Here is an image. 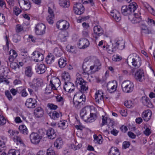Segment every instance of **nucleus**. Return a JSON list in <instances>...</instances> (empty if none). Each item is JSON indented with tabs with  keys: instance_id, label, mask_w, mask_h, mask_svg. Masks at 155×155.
Returning a JSON list of instances; mask_svg holds the SVG:
<instances>
[{
	"instance_id": "obj_54",
	"label": "nucleus",
	"mask_w": 155,
	"mask_h": 155,
	"mask_svg": "<svg viewBox=\"0 0 155 155\" xmlns=\"http://www.w3.org/2000/svg\"><path fill=\"white\" fill-rule=\"evenodd\" d=\"M5 21V17L4 15L0 13V25L3 24Z\"/></svg>"
},
{
	"instance_id": "obj_27",
	"label": "nucleus",
	"mask_w": 155,
	"mask_h": 155,
	"mask_svg": "<svg viewBox=\"0 0 155 155\" xmlns=\"http://www.w3.org/2000/svg\"><path fill=\"white\" fill-rule=\"evenodd\" d=\"M142 101L143 104L149 107H152V105L148 98L143 96L142 97Z\"/></svg>"
},
{
	"instance_id": "obj_21",
	"label": "nucleus",
	"mask_w": 155,
	"mask_h": 155,
	"mask_svg": "<svg viewBox=\"0 0 155 155\" xmlns=\"http://www.w3.org/2000/svg\"><path fill=\"white\" fill-rule=\"evenodd\" d=\"M114 82L116 83V81H113L112 82H109L107 84V89L110 93L114 92L116 90V86L114 84Z\"/></svg>"
},
{
	"instance_id": "obj_16",
	"label": "nucleus",
	"mask_w": 155,
	"mask_h": 155,
	"mask_svg": "<svg viewBox=\"0 0 155 155\" xmlns=\"http://www.w3.org/2000/svg\"><path fill=\"white\" fill-rule=\"evenodd\" d=\"M104 94L101 90L97 91L95 95V99L96 103L98 104L103 103Z\"/></svg>"
},
{
	"instance_id": "obj_30",
	"label": "nucleus",
	"mask_w": 155,
	"mask_h": 155,
	"mask_svg": "<svg viewBox=\"0 0 155 155\" xmlns=\"http://www.w3.org/2000/svg\"><path fill=\"white\" fill-rule=\"evenodd\" d=\"M67 61L65 58H61L59 60L58 63L59 67L61 68H64L67 64Z\"/></svg>"
},
{
	"instance_id": "obj_46",
	"label": "nucleus",
	"mask_w": 155,
	"mask_h": 155,
	"mask_svg": "<svg viewBox=\"0 0 155 155\" xmlns=\"http://www.w3.org/2000/svg\"><path fill=\"white\" fill-rule=\"evenodd\" d=\"M147 24L150 26H155V21L153 19L149 18H148L147 21Z\"/></svg>"
},
{
	"instance_id": "obj_57",
	"label": "nucleus",
	"mask_w": 155,
	"mask_h": 155,
	"mask_svg": "<svg viewBox=\"0 0 155 155\" xmlns=\"http://www.w3.org/2000/svg\"><path fill=\"white\" fill-rule=\"evenodd\" d=\"M21 96L23 97H26L28 95V94L27 92L25 89L24 88L21 89Z\"/></svg>"
},
{
	"instance_id": "obj_61",
	"label": "nucleus",
	"mask_w": 155,
	"mask_h": 155,
	"mask_svg": "<svg viewBox=\"0 0 155 155\" xmlns=\"http://www.w3.org/2000/svg\"><path fill=\"white\" fill-rule=\"evenodd\" d=\"M7 140V137L4 136H0V141H2L3 143H6Z\"/></svg>"
},
{
	"instance_id": "obj_9",
	"label": "nucleus",
	"mask_w": 155,
	"mask_h": 155,
	"mask_svg": "<svg viewBox=\"0 0 155 155\" xmlns=\"http://www.w3.org/2000/svg\"><path fill=\"white\" fill-rule=\"evenodd\" d=\"M45 26L44 24L39 23L37 24L35 28V32L38 35H42L45 33Z\"/></svg>"
},
{
	"instance_id": "obj_35",
	"label": "nucleus",
	"mask_w": 155,
	"mask_h": 155,
	"mask_svg": "<svg viewBox=\"0 0 155 155\" xmlns=\"http://www.w3.org/2000/svg\"><path fill=\"white\" fill-rule=\"evenodd\" d=\"M62 79L64 80V82H68L70 80V76L69 73L66 71H64L62 74Z\"/></svg>"
},
{
	"instance_id": "obj_26",
	"label": "nucleus",
	"mask_w": 155,
	"mask_h": 155,
	"mask_svg": "<svg viewBox=\"0 0 155 155\" xmlns=\"http://www.w3.org/2000/svg\"><path fill=\"white\" fill-rule=\"evenodd\" d=\"M43 83L42 80L40 78H35L33 80V84L32 88L33 87H38L41 86Z\"/></svg>"
},
{
	"instance_id": "obj_58",
	"label": "nucleus",
	"mask_w": 155,
	"mask_h": 155,
	"mask_svg": "<svg viewBox=\"0 0 155 155\" xmlns=\"http://www.w3.org/2000/svg\"><path fill=\"white\" fill-rule=\"evenodd\" d=\"M130 145V143L127 141H125L123 143V148L124 149H126L128 148Z\"/></svg>"
},
{
	"instance_id": "obj_33",
	"label": "nucleus",
	"mask_w": 155,
	"mask_h": 155,
	"mask_svg": "<svg viewBox=\"0 0 155 155\" xmlns=\"http://www.w3.org/2000/svg\"><path fill=\"white\" fill-rule=\"evenodd\" d=\"M63 144V141L61 138H58L57 139L54 143V146L57 149H60Z\"/></svg>"
},
{
	"instance_id": "obj_63",
	"label": "nucleus",
	"mask_w": 155,
	"mask_h": 155,
	"mask_svg": "<svg viewBox=\"0 0 155 155\" xmlns=\"http://www.w3.org/2000/svg\"><path fill=\"white\" fill-rule=\"evenodd\" d=\"M5 39L6 42V46H5L3 48L4 49H5V50H8V38L6 36V37L5 38Z\"/></svg>"
},
{
	"instance_id": "obj_62",
	"label": "nucleus",
	"mask_w": 155,
	"mask_h": 155,
	"mask_svg": "<svg viewBox=\"0 0 155 155\" xmlns=\"http://www.w3.org/2000/svg\"><path fill=\"white\" fill-rule=\"evenodd\" d=\"M48 106L51 109L53 110H55L58 107L57 105L52 104H48Z\"/></svg>"
},
{
	"instance_id": "obj_10",
	"label": "nucleus",
	"mask_w": 155,
	"mask_h": 155,
	"mask_svg": "<svg viewBox=\"0 0 155 155\" xmlns=\"http://www.w3.org/2000/svg\"><path fill=\"white\" fill-rule=\"evenodd\" d=\"M57 28L60 30H65L68 28L69 26V23L65 20H61L57 22Z\"/></svg>"
},
{
	"instance_id": "obj_52",
	"label": "nucleus",
	"mask_w": 155,
	"mask_h": 155,
	"mask_svg": "<svg viewBox=\"0 0 155 155\" xmlns=\"http://www.w3.org/2000/svg\"><path fill=\"white\" fill-rule=\"evenodd\" d=\"M55 154L54 151L51 148H49L47 150L46 155H54Z\"/></svg>"
},
{
	"instance_id": "obj_15",
	"label": "nucleus",
	"mask_w": 155,
	"mask_h": 155,
	"mask_svg": "<svg viewBox=\"0 0 155 155\" xmlns=\"http://www.w3.org/2000/svg\"><path fill=\"white\" fill-rule=\"evenodd\" d=\"M21 8L25 10H29L31 8L30 2L29 0H18Z\"/></svg>"
},
{
	"instance_id": "obj_24",
	"label": "nucleus",
	"mask_w": 155,
	"mask_h": 155,
	"mask_svg": "<svg viewBox=\"0 0 155 155\" xmlns=\"http://www.w3.org/2000/svg\"><path fill=\"white\" fill-rule=\"evenodd\" d=\"M46 134L48 137L51 139H53L56 137L55 131L52 128L49 129L47 131Z\"/></svg>"
},
{
	"instance_id": "obj_39",
	"label": "nucleus",
	"mask_w": 155,
	"mask_h": 155,
	"mask_svg": "<svg viewBox=\"0 0 155 155\" xmlns=\"http://www.w3.org/2000/svg\"><path fill=\"white\" fill-rule=\"evenodd\" d=\"M50 117L53 119H56L59 117V114L57 111H54L50 114Z\"/></svg>"
},
{
	"instance_id": "obj_7",
	"label": "nucleus",
	"mask_w": 155,
	"mask_h": 155,
	"mask_svg": "<svg viewBox=\"0 0 155 155\" xmlns=\"http://www.w3.org/2000/svg\"><path fill=\"white\" fill-rule=\"evenodd\" d=\"M9 54L10 56L8 58L9 61L11 62L10 63V67L12 69H15L17 66L18 64L15 62H12L14 59L16 58L18 56V54L16 51L13 50H10L9 52Z\"/></svg>"
},
{
	"instance_id": "obj_50",
	"label": "nucleus",
	"mask_w": 155,
	"mask_h": 155,
	"mask_svg": "<svg viewBox=\"0 0 155 155\" xmlns=\"http://www.w3.org/2000/svg\"><path fill=\"white\" fill-rule=\"evenodd\" d=\"M23 30V26L20 25H17L16 26V31L17 33Z\"/></svg>"
},
{
	"instance_id": "obj_59",
	"label": "nucleus",
	"mask_w": 155,
	"mask_h": 155,
	"mask_svg": "<svg viewBox=\"0 0 155 155\" xmlns=\"http://www.w3.org/2000/svg\"><path fill=\"white\" fill-rule=\"evenodd\" d=\"M5 147V143L2 141H0V152H1Z\"/></svg>"
},
{
	"instance_id": "obj_25",
	"label": "nucleus",
	"mask_w": 155,
	"mask_h": 155,
	"mask_svg": "<svg viewBox=\"0 0 155 155\" xmlns=\"http://www.w3.org/2000/svg\"><path fill=\"white\" fill-rule=\"evenodd\" d=\"M34 114L38 118L41 117L44 114L43 110L41 107H37L34 111Z\"/></svg>"
},
{
	"instance_id": "obj_53",
	"label": "nucleus",
	"mask_w": 155,
	"mask_h": 155,
	"mask_svg": "<svg viewBox=\"0 0 155 155\" xmlns=\"http://www.w3.org/2000/svg\"><path fill=\"white\" fill-rule=\"evenodd\" d=\"M54 16H51V15H48L47 18V20L48 22L50 24H52L53 23V20Z\"/></svg>"
},
{
	"instance_id": "obj_34",
	"label": "nucleus",
	"mask_w": 155,
	"mask_h": 155,
	"mask_svg": "<svg viewBox=\"0 0 155 155\" xmlns=\"http://www.w3.org/2000/svg\"><path fill=\"white\" fill-rule=\"evenodd\" d=\"M33 72L32 70V68L30 67H26L25 70V74L26 76L28 77H31Z\"/></svg>"
},
{
	"instance_id": "obj_19",
	"label": "nucleus",
	"mask_w": 155,
	"mask_h": 155,
	"mask_svg": "<svg viewBox=\"0 0 155 155\" xmlns=\"http://www.w3.org/2000/svg\"><path fill=\"white\" fill-rule=\"evenodd\" d=\"M36 101L35 99H28L25 102V105L28 108H34L36 106Z\"/></svg>"
},
{
	"instance_id": "obj_49",
	"label": "nucleus",
	"mask_w": 155,
	"mask_h": 155,
	"mask_svg": "<svg viewBox=\"0 0 155 155\" xmlns=\"http://www.w3.org/2000/svg\"><path fill=\"white\" fill-rule=\"evenodd\" d=\"M116 149L115 147H112L110 149L109 155H116Z\"/></svg>"
},
{
	"instance_id": "obj_36",
	"label": "nucleus",
	"mask_w": 155,
	"mask_h": 155,
	"mask_svg": "<svg viewBox=\"0 0 155 155\" xmlns=\"http://www.w3.org/2000/svg\"><path fill=\"white\" fill-rule=\"evenodd\" d=\"M19 129L21 133L25 135L28 134V130L25 125H22L20 126L19 127Z\"/></svg>"
},
{
	"instance_id": "obj_20",
	"label": "nucleus",
	"mask_w": 155,
	"mask_h": 155,
	"mask_svg": "<svg viewBox=\"0 0 155 155\" xmlns=\"http://www.w3.org/2000/svg\"><path fill=\"white\" fill-rule=\"evenodd\" d=\"M46 69V67L44 64L37 65L35 68L36 72L38 74L44 73L45 72Z\"/></svg>"
},
{
	"instance_id": "obj_47",
	"label": "nucleus",
	"mask_w": 155,
	"mask_h": 155,
	"mask_svg": "<svg viewBox=\"0 0 155 155\" xmlns=\"http://www.w3.org/2000/svg\"><path fill=\"white\" fill-rule=\"evenodd\" d=\"M5 95L9 101H11L12 100V97L9 91L8 90L6 91H5Z\"/></svg>"
},
{
	"instance_id": "obj_29",
	"label": "nucleus",
	"mask_w": 155,
	"mask_h": 155,
	"mask_svg": "<svg viewBox=\"0 0 155 155\" xmlns=\"http://www.w3.org/2000/svg\"><path fill=\"white\" fill-rule=\"evenodd\" d=\"M73 99L74 106L77 109H79L84 107V102L83 101H75Z\"/></svg>"
},
{
	"instance_id": "obj_38",
	"label": "nucleus",
	"mask_w": 155,
	"mask_h": 155,
	"mask_svg": "<svg viewBox=\"0 0 155 155\" xmlns=\"http://www.w3.org/2000/svg\"><path fill=\"white\" fill-rule=\"evenodd\" d=\"M124 104V105L128 108L133 107L134 105V101L131 100L126 101Z\"/></svg>"
},
{
	"instance_id": "obj_23",
	"label": "nucleus",
	"mask_w": 155,
	"mask_h": 155,
	"mask_svg": "<svg viewBox=\"0 0 155 155\" xmlns=\"http://www.w3.org/2000/svg\"><path fill=\"white\" fill-rule=\"evenodd\" d=\"M93 30L94 34L98 36L102 35L104 33L103 30L100 26H94Z\"/></svg>"
},
{
	"instance_id": "obj_18",
	"label": "nucleus",
	"mask_w": 155,
	"mask_h": 155,
	"mask_svg": "<svg viewBox=\"0 0 155 155\" xmlns=\"http://www.w3.org/2000/svg\"><path fill=\"white\" fill-rule=\"evenodd\" d=\"M63 88L66 92L70 93L74 90V85L73 83L70 81L64 82Z\"/></svg>"
},
{
	"instance_id": "obj_2",
	"label": "nucleus",
	"mask_w": 155,
	"mask_h": 155,
	"mask_svg": "<svg viewBox=\"0 0 155 155\" xmlns=\"http://www.w3.org/2000/svg\"><path fill=\"white\" fill-rule=\"evenodd\" d=\"M80 115L81 118L85 122L91 123L97 118L96 114L92 112L90 108L84 107L81 110Z\"/></svg>"
},
{
	"instance_id": "obj_55",
	"label": "nucleus",
	"mask_w": 155,
	"mask_h": 155,
	"mask_svg": "<svg viewBox=\"0 0 155 155\" xmlns=\"http://www.w3.org/2000/svg\"><path fill=\"white\" fill-rule=\"evenodd\" d=\"M83 35L85 37H87L89 36V30L88 29H84L82 31Z\"/></svg>"
},
{
	"instance_id": "obj_37",
	"label": "nucleus",
	"mask_w": 155,
	"mask_h": 155,
	"mask_svg": "<svg viewBox=\"0 0 155 155\" xmlns=\"http://www.w3.org/2000/svg\"><path fill=\"white\" fill-rule=\"evenodd\" d=\"M58 127L62 129H65L68 126V123L66 121H60L58 124Z\"/></svg>"
},
{
	"instance_id": "obj_6",
	"label": "nucleus",
	"mask_w": 155,
	"mask_h": 155,
	"mask_svg": "<svg viewBox=\"0 0 155 155\" xmlns=\"http://www.w3.org/2000/svg\"><path fill=\"white\" fill-rule=\"evenodd\" d=\"M123 91L126 93L132 92L134 89V85L133 83L129 80L124 81L121 84Z\"/></svg>"
},
{
	"instance_id": "obj_4",
	"label": "nucleus",
	"mask_w": 155,
	"mask_h": 155,
	"mask_svg": "<svg viewBox=\"0 0 155 155\" xmlns=\"http://www.w3.org/2000/svg\"><path fill=\"white\" fill-rule=\"evenodd\" d=\"M61 85L59 79L57 77H53L50 81L48 85L45 88V91L48 94H50L52 90H56Z\"/></svg>"
},
{
	"instance_id": "obj_64",
	"label": "nucleus",
	"mask_w": 155,
	"mask_h": 155,
	"mask_svg": "<svg viewBox=\"0 0 155 155\" xmlns=\"http://www.w3.org/2000/svg\"><path fill=\"white\" fill-rule=\"evenodd\" d=\"M82 146V145L81 144H78V145L77 146H75L74 145L73 146H72V148L74 150H76L78 149H80L81 147Z\"/></svg>"
},
{
	"instance_id": "obj_28",
	"label": "nucleus",
	"mask_w": 155,
	"mask_h": 155,
	"mask_svg": "<svg viewBox=\"0 0 155 155\" xmlns=\"http://www.w3.org/2000/svg\"><path fill=\"white\" fill-rule=\"evenodd\" d=\"M125 48V42L122 38H120L117 41V49L122 50Z\"/></svg>"
},
{
	"instance_id": "obj_44",
	"label": "nucleus",
	"mask_w": 155,
	"mask_h": 155,
	"mask_svg": "<svg viewBox=\"0 0 155 155\" xmlns=\"http://www.w3.org/2000/svg\"><path fill=\"white\" fill-rule=\"evenodd\" d=\"M94 65L96 67V68L99 70L101 68V63H100L99 60L98 59H96L94 61Z\"/></svg>"
},
{
	"instance_id": "obj_60",
	"label": "nucleus",
	"mask_w": 155,
	"mask_h": 155,
	"mask_svg": "<svg viewBox=\"0 0 155 155\" xmlns=\"http://www.w3.org/2000/svg\"><path fill=\"white\" fill-rule=\"evenodd\" d=\"M21 55L22 57L23 58H28L29 56L27 51H25V53H21Z\"/></svg>"
},
{
	"instance_id": "obj_42",
	"label": "nucleus",
	"mask_w": 155,
	"mask_h": 155,
	"mask_svg": "<svg viewBox=\"0 0 155 155\" xmlns=\"http://www.w3.org/2000/svg\"><path fill=\"white\" fill-rule=\"evenodd\" d=\"M8 155H20V153L18 150L11 149L8 151Z\"/></svg>"
},
{
	"instance_id": "obj_31",
	"label": "nucleus",
	"mask_w": 155,
	"mask_h": 155,
	"mask_svg": "<svg viewBox=\"0 0 155 155\" xmlns=\"http://www.w3.org/2000/svg\"><path fill=\"white\" fill-rule=\"evenodd\" d=\"M54 56L52 54H49L45 58L46 63L48 64H51L54 61Z\"/></svg>"
},
{
	"instance_id": "obj_56",
	"label": "nucleus",
	"mask_w": 155,
	"mask_h": 155,
	"mask_svg": "<svg viewBox=\"0 0 155 155\" xmlns=\"http://www.w3.org/2000/svg\"><path fill=\"white\" fill-rule=\"evenodd\" d=\"M90 70L91 71V73H94L96 71H98L97 69L96 68V67H95L94 65L93 66H91L90 67Z\"/></svg>"
},
{
	"instance_id": "obj_11",
	"label": "nucleus",
	"mask_w": 155,
	"mask_h": 155,
	"mask_svg": "<svg viewBox=\"0 0 155 155\" xmlns=\"http://www.w3.org/2000/svg\"><path fill=\"white\" fill-rule=\"evenodd\" d=\"M43 53L44 52H43ZM31 55L34 61L36 62L42 61L44 58L43 52H41L38 51H35Z\"/></svg>"
},
{
	"instance_id": "obj_5",
	"label": "nucleus",
	"mask_w": 155,
	"mask_h": 155,
	"mask_svg": "<svg viewBox=\"0 0 155 155\" xmlns=\"http://www.w3.org/2000/svg\"><path fill=\"white\" fill-rule=\"evenodd\" d=\"M137 4L135 2L130 4L128 5H124L121 8V12L125 16H128L133 13L137 8Z\"/></svg>"
},
{
	"instance_id": "obj_40",
	"label": "nucleus",
	"mask_w": 155,
	"mask_h": 155,
	"mask_svg": "<svg viewBox=\"0 0 155 155\" xmlns=\"http://www.w3.org/2000/svg\"><path fill=\"white\" fill-rule=\"evenodd\" d=\"M94 137L95 142L98 144H101L102 143V137L101 135H99L98 136L94 135Z\"/></svg>"
},
{
	"instance_id": "obj_22",
	"label": "nucleus",
	"mask_w": 155,
	"mask_h": 155,
	"mask_svg": "<svg viewBox=\"0 0 155 155\" xmlns=\"http://www.w3.org/2000/svg\"><path fill=\"white\" fill-rule=\"evenodd\" d=\"M151 115V111L150 110H147L143 112L142 117L145 121H147L150 119Z\"/></svg>"
},
{
	"instance_id": "obj_43",
	"label": "nucleus",
	"mask_w": 155,
	"mask_h": 155,
	"mask_svg": "<svg viewBox=\"0 0 155 155\" xmlns=\"http://www.w3.org/2000/svg\"><path fill=\"white\" fill-rule=\"evenodd\" d=\"M54 53L57 56H61L62 54V51L58 48H55L54 49Z\"/></svg>"
},
{
	"instance_id": "obj_17",
	"label": "nucleus",
	"mask_w": 155,
	"mask_h": 155,
	"mask_svg": "<svg viewBox=\"0 0 155 155\" xmlns=\"http://www.w3.org/2000/svg\"><path fill=\"white\" fill-rule=\"evenodd\" d=\"M73 8L74 12L76 14L81 15L84 12V7L80 3H76L74 5Z\"/></svg>"
},
{
	"instance_id": "obj_51",
	"label": "nucleus",
	"mask_w": 155,
	"mask_h": 155,
	"mask_svg": "<svg viewBox=\"0 0 155 155\" xmlns=\"http://www.w3.org/2000/svg\"><path fill=\"white\" fill-rule=\"evenodd\" d=\"M82 2L84 1L83 2L84 4L90 3L92 6H93L94 5V2L93 0H82Z\"/></svg>"
},
{
	"instance_id": "obj_3",
	"label": "nucleus",
	"mask_w": 155,
	"mask_h": 155,
	"mask_svg": "<svg viewBox=\"0 0 155 155\" xmlns=\"http://www.w3.org/2000/svg\"><path fill=\"white\" fill-rule=\"evenodd\" d=\"M127 63L128 64H132L134 67L138 68L141 65V59L137 54H130L128 57Z\"/></svg>"
},
{
	"instance_id": "obj_14",
	"label": "nucleus",
	"mask_w": 155,
	"mask_h": 155,
	"mask_svg": "<svg viewBox=\"0 0 155 155\" xmlns=\"http://www.w3.org/2000/svg\"><path fill=\"white\" fill-rule=\"evenodd\" d=\"M90 45L89 41L87 39L81 38L80 39L78 43V48L80 49H85L87 48Z\"/></svg>"
},
{
	"instance_id": "obj_48",
	"label": "nucleus",
	"mask_w": 155,
	"mask_h": 155,
	"mask_svg": "<svg viewBox=\"0 0 155 155\" xmlns=\"http://www.w3.org/2000/svg\"><path fill=\"white\" fill-rule=\"evenodd\" d=\"M13 11L14 14L16 16H18L21 12V10L19 8L15 7L14 8Z\"/></svg>"
},
{
	"instance_id": "obj_45",
	"label": "nucleus",
	"mask_w": 155,
	"mask_h": 155,
	"mask_svg": "<svg viewBox=\"0 0 155 155\" xmlns=\"http://www.w3.org/2000/svg\"><path fill=\"white\" fill-rule=\"evenodd\" d=\"M6 123V120L2 115H0V125L3 126Z\"/></svg>"
},
{
	"instance_id": "obj_13",
	"label": "nucleus",
	"mask_w": 155,
	"mask_h": 155,
	"mask_svg": "<svg viewBox=\"0 0 155 155\" xmlns=\"http://www.w3.org/2000/svg\"><path fill=\"white\" fill-rule=\"evenodd\" d=\"M134 78L138 81L142 82L144 80V72L142 69L137 70L134 75Z\"/></svg>"
},
{
	"instance_id": "obj_41",
	"label": "nucleus",
	"mask_w": 155,
	"mask_h": 155,
	"mask_svg": "<svg viewBox=\"0 0 155 155\" xmlns=\"http://www.w3.org/2000/svg\"><path fill=\"white\" fill-rule=\"evenodd\" d=\"M56 101L58 102L59 104L62 106L63 105L64 102V100L63 97L60 95H58L56 97Z\"/></svg>"
},
{
	"instance_id": "obj_32",
	"label": "nucleus",
	"mask_w": 155,
	"mask_h": 155,
	"mask_svg": "<svg viewBox=\"0 0 155 155\" xmlns=\"http://www.w3.org/2000/svg\"><path fill=\"white\" fill-rule=\"evenodd\" d=\"M59 5L64 8H68L70 5V2L69 0H59Z\"/></svg>"
},
{
	"instance_id": "obj_12",
	"label": "nucleus",
	"mask_w": 155,
	"mask_h": 155,
	"mask_svg": "<svg viewBox=\"0 0 155 155\" xmlns=\"http://www.w3.org/2000/svg\"><path fill=\"white\" fill-rule=\"evenodd\" d=\"M30 138L32 143L37 144L40 142L41 137L37 133L33 132L30 135Z\"/></svg>"
},
{
	"instance_id": "obj_8",
	"label": "nucleus",
	"mask_w": 155,
	"mask_h": 155,
	"mask_svg": "<svg viewBox=\"0 0 155 155\" xmlns=\"http://www.w3.org/2000/svg\"><path fill=\"white\" fill-rule=\"evenodd\" d=\"M102 122L101 124V126L107 125L109 128L111 129L114 128V126L115 122L113 120H112L106 116H102Z\"/></svg>"
},
{
	"instance_id": "obj_1",
	"label": "nucleus",
	"mask_w": 155,
	"mask_h": 155,
	"mask_svg": "<svg viewBox=\"0 0 155 155\" xmlns=\"http://www.w3.org/2000/svg\"><path fill=\"white\" fill-rule=\"evenodd\" d=\"M77 74V78L75 81V84L78 88L80 89V92L76 93L74 95L73 99H81V102H85L86 101V97L84 94L82 93L86 92L88 90V86L87 82L84 81L81 77V76L78 74Z\"/></svg>"
}]
</instances>
